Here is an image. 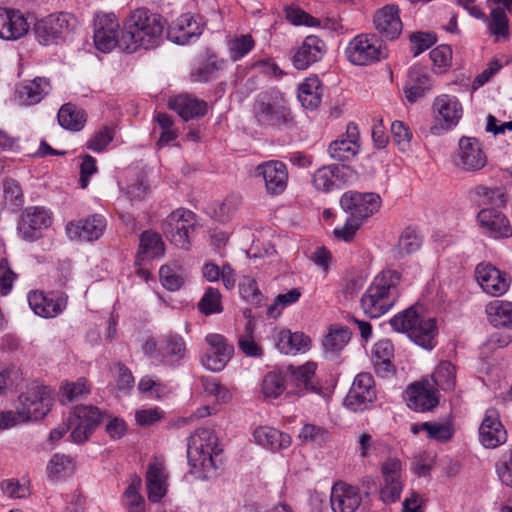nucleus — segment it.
Returning a JSON list of instances; mask_svg holds the SVG:
<instances>
[{"label": "nucleus", "instance_id": "f257e3e1", "mask_svg": "<svg viewBox=\"0 0 512 512\" xmlns=\"http://www.w3.org/2000/svg\"><path fill=\"white\" fill-rule=\"evenodd\" d=\"M163 30L164 24L160 15L147 9H137L125 21L120 37V48L132 53L139 48L156 47Z\"/></svg>", "mask_w": 512, "mask_h": 512}, {"label": "nucleus", "instance_id": "f03ea898", "mask_svg": "<svg viewBox=\"0 0 512 512\" xmlns=\"http://www.w3.org/2000/svg\"><path fill=\"white\" fill-rule=\"evenodd\" d=\"M222 448L217 435L209 428H198L188 438L187 458L190 473L200 480H208L216 475L219 455Z\"/></svg>", "mask_w": 512, "mask_h": 512}, {"label": "nucleus", "instance_id": "7ed1b4c3", "mask_svg": "<svg viewBox=\"0 0 512 512\" xmlns=\"http://www.w3.org/2000/svg\"><path fill=\"white\" fill-rule=\"evenodd\" d=\"M400 273L386 270L375 277L374 281L361 298V306L370 318H378L395 304L399 290Z\"/></svg>", "mask_w": 512, "mask_h": 512}, {"label": "nucleus", "instance_id": "20e7f679", "mask_svg": "<svg viewBox=\"0 0 512 512\" xmlns=\"http://www.w3.org/2000/svg\"><path fill=\"white\" fill-rule=\"evenodd\" d=\"M397 332L406 333L418 346L431 350L436 346L438 328L435 318L427 317L419 307L411 306L390 319Z\"/></svg>", "mask_w": 512, "mask_h": 512}, {"label": "nucleus", "instance_id": "39448f33", "mask_svg": "<svg viewBox=\"0 0 512 512\" xmlns=\"http://www.w3.org/2000/svg\"><path fill=\"white\" fill-rule=\"evenodd\" d=\"M254 117L262 127L280 128L287 126L291 120V111L287 101L278 89L261 92L253 106Z\"/></svg>", "mask_w": 512, "mask_h": 512}, {"label": "nucleus", "instance_id": "423d86ee", "mask_svg": "<svg viewBox=\"0 0 512 512\" xmlns=\"http://www.w3.org/2000/svg\"><path fill=\"white\" fill-rule=\"evenodd\" d=\"M196 224L195 214L187 209H176L171 212L162 223V231L166 238L176 247L188 249L190 234Z\"/></svg>", "mask_w": 512, "mask_h": 512}, {"label": "nucleus", "instance_id": "0eeeda50", "mask_svg": "<svg viewBox=\"0 0 512 512\" xmlns=\"http://www.w3.org/2000/svg\"><path fill=\"white\" fill-rule=\"evenodd\" d=\"M77 26V19L69 13L50 14L35 25V34L43 45L65 39Z\"/></svg>", "mask_w": 512, "mask_h": 512}, {"label": "nucleus", "instance_id": "6e6552de", "mask_svg": "<svg viewBox=\"0 0 512 512\" xmlns=\"http://www.w3.org/2000/svg\"><path fill=\"white\" fill-rule=\"evenodd\" d=\"M435 124L430 127L433 135H442L459 123L463 116V108L455 96L441 95L433 102Z\"/></svg>", "mask_w": 512, "mask_h": 512}, {"label": "nucleus", "instance_id": "1a4fd4ad", "mask_svg": "<svg viewBox=\"0 0 512 512\" xmlns=\"http://www.w3.org/2000/svg\"><path fill=\"white\" fill-rule=\"evenodd\" d=\"M345 54L354 65H369L386 57L376 36L369 34L354 37L346 47Z\"/></svg>", "mask_w": 512, "mask_h": 512}, {"label": "nucleus", "instance_id": "9d476101", "mask_svg": "<svg viewBox=\"0 0 512 512\" xmlns=\"http://www.w3.org/2000/svg\"><path fill=\"white\" fill-rule=\"evenodd\" d=\"M51 404L50 391L46 387L34 386L19 396L18 415L22 421L42 419Z\"/></svg>", "mask_w": 512, "mask_h": 512}, {"label": "nucleus", "instance_id": "9b49d317", "mask_svg": "<svg viewBox=\"0 0 512 512\" xmlns=\"http://www.w3.org/2000/svg\"><path fill=\"white\" fill-rule=\"evenodd\" d=\"M207 349L202 357V365L212 372L222 371L230 361L234 347L227 339L218 333H209L205 336Z\"/></svg>", "mask_w": 512, "mask_h": 512}, {"label": "nucleus", "instance_id": "f8f14e48", "mask_svg": "<svg viewBox=\"0 0 512 512\" xmlns=\"http://www.w3.org/2000/svg\"><path fill=\"white\" fill-rule=\"evenodd\" d=\"M103 413L95 406H79L69 419L68 429L73 442L81 444L89 439L96 426L101 422Z\"/></svg>", "mask_w": 512, "mask_h": 512}, {"label": "nucleus", "instance_id": "ddd939ff", "mask_svg": "<svg viewBox=\"0 0 512 512\" xmlns=\"http://www.w3.org/2000/svg\"><path fill=\"white\" fill-rule=\"evenodd\" d=\"M376 400L373 376L370 373H359L344 399V405L354 412L368 409Z\"/></svg>", "mask_w": 512, "mask_h": 512}, {"label": "nucleus", "instance_id": "4468645a", "mask_svg": "<svg viewBox=\"0 0 512 512\" xmlns=\"http://www.w3.org/2000/svg\"><path fill=\"white\" fill-rule=\"evenodd\" d=\"M94 26V43L99 51L107 53L117 45L120 47V38H118L120 25L114 14H98Z\"/></svg>", "mask_w": 512, "mask_h": 512}, {"label": "nucleus", "instance_id": "2eb2a0df", "mask_svg": "<svg viewBox=\"0 0 512 512\" xmlns=\"http://www.w3.org/2000/svg\"><path fill=\"white\" fill-rule=\"evenodd\" d=\"M341 206L350 211L352 217L363 220L379 210L381 198L373 192H348L342 196Z\"/></svg>", "mask_w": 512, "mask_h": 512}, {"label": "nucleus", "instance_id": "dca6fc26", "mask_svg": "<svg viewBox=\"0 0 512 512\" xmlns=\"http://www.w3.org/2000/svg\"><path fill=\"white\" fill-rule=\"evenodd\" d=\"M455 164L466 171L481 170L487 163V157L478 139L462 137L459 140Z\"/></svg>", "mask_w": 512, "mask_h": 512}, {"label": "nucleus", "instance_id": "f3484780", "mask_svg": "<svg viewBox=\"0 0 512 512\" xmlns=\"http://www.w3.org/2000/svg\"><path fill=\"white\" fill-rule=\"evenodd\" d=\"M475 278L483 291L492 296L504 294L510 285L508 275L491 263L478 264L475 268Z\"/></svg>", "mask_w": 512, "mask_h": 512}, {"label": "nucleus", "instance_id": "a211bd4d", "mask_svg": "<svg viewBox=\"0 0 512 512\" xmlns=\"http://www.w3.org/2000/svg\"><path fill=\"white\" fill-rule=\"evenodd\" d=\"M28 303L33 312L43 318H54L66 308L67 296L64 293L32 291L28 294Z\"/></svg>", "mask_w": 512, "mask_h": 512}, {"label": "nucleus", "instance_id": "6ab92c4d", "mask_svg": "<svg viewBox=\"0 0 512 512\" xmlns=\"http://www.w3.org/2000/svg\"><path fill=\"white\" fill-rule=\"evenodd\" d=\"M479 441L485 447L494 449L507 441V431L495 409H488L479 427Z\"/></svg>", "mask_w": 512, "mask_h": 512}, {"label": "nucleus", "instance_id": "aec40b11", "mask_svg": "<svg viewBox=\"0 0 512 512\" xmlns=\"http://www.w3.org/2000/svg\"><path fill=\"white\" fill-rule=\"evenodd\" d=\"M50 225V216L44 208L30 207L21 215L18 224L20 236L27 241H34L40 236V232Z\"/></svg>", "mask_w": 512, "mask_h": 512}, {"label": "nucleus", "instance_id": "412c9836", "mask_svg": "<svg viewBox=\"0 0 512 512\" xmlns=\"http://www.w3.org/2000/svg\"><path fill=\"white\" fill-rule=\"evenodd\" d=\"M257 176H261L268 193L281 194L287 186L288 172L281 161L270 160L257 166Z\"/></svg>", "mask_w": 512, "mask_h": 512}, {"label": "nucleus", "instance_id": "4be33fe9", "mask_svg": "<svg viewBox=\"0 0 512 512\" xmlns=\"http://www.w3.org/2000/svg\"><path fill=\"white\" fill-rule=\"evenodd\" d=\"M325 53V42L316 35H308L294 53L293 65L298 70H305L320 61Z\"/></svg>", "mask_w": 512, "mask_h": 512}, {"label": "nucleus", "instance_id": "5701e85b", "mask_svg": "<svg viewBox=\"0 0 512 512\" xmlns=\"http://www.w3.org/2000/svg\"><path fill=\"white\" fill-rule=\"evenodd\" d=\"M202 31L203 27L196 17L190 13H185L168 27L167 37L176 44L185 45L192 39L198 38Z\"/></svg>", "mask_w": 512, "mask_h": 512}, {"label": "nucleus", "instance_id": "b1692460", "mask_svg": "<svg viewBox=\"0 0 512 512\" xmlns=\"http://www.w3.org/2000/svg\"><path fill=\"white\" fill-rule=\"evenodd\" d=\"M477 219L482 230L492 238H507L512 235V227L507 217L497 209L482 208Z\"/></svg>", "mask_w": 512, "mask_h": 512}, {"label": "nucleus", "instance_id": "393cba45", "mask_svg": "<svg viewBox=\"0 0 512 512\" xmlns=\"http://www.w3.org/2000/svg\"><path fill=\"white\" fill-rule=\"evenodd\" d=\"M405 394L407 405L416 411H429L438 404L434 386L427 380L412 383Z\"/></svg>", "mask_w": 512, "mask_h": 512}, {"label": "nucleus", "instance_id": "a878e982", "mask_svg": "<svg viewBox=\"0 0 512 512\" xmlns=\"http://www.w3.org/2000/svg\"><path fill=\"white\" fill-rule=\"evenodd\" d=\"M375 29L382 38L394 40L401 34L403 25L396 5H386L376 11L373 18Z\"/></svg>", "mask_w": 512, "mask_h": 512}, {"label": "nucleus", "instance_id": "bb28decb", "mask_svg": "<svg viewBox=\"0 0 512 512\" xmlns=\"http://www.w3.org/2000/svg\"><path fill=\"white\" fill-rule=\"evenodd\" d=\"M105 228V218L95 214L79 222H69L66 226V234L71 240L93 241L103 234Z\"/></svg>", "mask_w": 512, "mask_h": 512}, {"label": "nucleus", "instance_id": "cd10ccee", "mask_svg": "<svg viewBox=\"0 0 512 512\" xmlns=\"http://www.w3.org/2000/svg\"><path fill=\"white\" fill-rule=\"evenodd\" d=\"M187 346L184 338L178 334L165 336L156 354V359L164 365L176 367L187 355Z\"/></svg>", "mask_w": 512, "mask_h": 512}, {"label": "nucleus", "instance_id": "c85d7f7f", "mask_svg": "<svg viewBox=\"0 0 512 512\" xmlns=\"http://www.w3.org/2000/svg\"><path fill=\"white\" fill-rule=\"evenodd\" d=\"M29 30V24L24 15L14 9L0 8V37L5 40H16Z\"/></svg>", "mask_w": 512, "mask_h": 512}, {"label": "nucleus", "instance_id": "c756f323", "mask_svg": "<svg viewBox=\"0 0 512 512\" xmlns=\"http://www.w3.org/2000/svg\"><path fill=\"white\" fill-rule=\"evenodd\" d=\"M312 183L316 190L325 193L341 189L346 183L345 167L336 164L322 166L313 173Z\"/></svg>", "mask_w": 512, "mask_h": 512}, {"label": "nucleus", "instance_id": "7c9ffc66", "mask_svg": "<svg viewBox=\"0 0 512 512\" xmlns=\"http://www.w3.org/2000/svg\"><path fill=\"white\" fill-rule=\"evenodd\" d=\"M316 365L308 362L302 366L294 367L292 365L287 367L285 371L287 375L288 386L292 385L294 388L289 393L301 394L304 392H314L317 387L314 383Z\"/></svg>", "mask_w": 512, "mask_h": 512}, {"label": "nucleus", "instance_id": "2f4dec72", "mask_svg": "<svg viewBox=\"0 0 512 512\" xmlns=\"http://www.w3.org/2000/svg\"><path fill=\"white\" fill-rule=\"evenodd\" d=\"M330 502L333 512H355L361 503L357 489L342 482L331 489Z\"/></svg>", "mask_w": 512, "mask_h": 512}, {"label": "nucleus", "instance_id": "473e14b6", "mask_svg": "<svg viewBox=\"0 0 512 512\" xmlns=\"http://www.w3.org/2000/svg\"><path fill=\"white\" fill-rule=\"evenodd\" d=\"M51 90L50 80L46 77H36L23 82L16 91L20 105L31 106L38 104Z\"/></svg>", "mask_w": 512, "mask_h": 512}, {"label": "nucleus", "instance_id": "72a5a7b5", "mask_svg": "<svg viewBox=\"0 0 512 512\" xmlns=\"http://www.w3.org/2000/svg\"><path fill=\"white\" fill-rule=\"evenodd\" d=\"M358 131L354 125H348L347 136H341L330 143L328 153L336 161H349L353 159L359 151L357 142Z\"/></svg>", "mask_w": 512, "mask_h": 512}, {"label": "nucleus", "instance_id": "f704fd0d", "mask_svg": "<svg viewBox=\"0 0 512 512\" xmlns=\"http://www.w3.org/2000/svg\"><path fill=\"white\" fill-rule=\"evenodd\" d=\"M394 358V345L388 339L379 340L372 350V360L375 372L382 378L394 375L396 369L392 362Z\"/></svg>", "mask_w": 512, "mask_h": 512}, {"label": "nucleus", "instance_id": "c9c22d12", "mask_svg": "<svg viewBox=\"0 0 512 512\" xmlns=\"http://www.w3.org/2000/svg\"><path fill=\"white\" fill-rule=\"evenodd\" d=\"M169 105L185 121L204 117L208 111L205 101L188 94L176 96Z\"/></svg>", "mask_w": 512, "mask_h": 512}, {"label": "nucleus", "instance_id": "e433bc0d", "mask_svg": "<svg viewBox=\"0 0 512 512\" xmlns=\"http://www.w3.org/2000/svg\"><path fill=\"white\" fill-rule=\"evenodd\" d=\"M430 89V79L427 69L415 65L409 69L404 91L409 102L413 103L424 96Z\"/></svg>", "mask_w": 512, "mask_h": 512}, {"label": "nucleus", "instance_id": "4c0bfd02", "mask_svg": "<svg viewBox=\"0 0 512 512\" xmlns=\"http://www.w3.org/2000/svg\"><path fill=\"white\" fill-rule=\"evenodd\" d=\"M253 437L257 444L271 451L286 449L291 444V437L288 434L270 426L256 428Z\"/></svg>", "mask_w": 512, "mask_h": 512}, {"label": "nucleus", "instance_id": "58836bf2", "mask_svg": "<svg viewBox=\"0 0 512 512\" xmlns=\"http://www.w3.org/2000/svg\"><path fill=\"white\" fill-rule=\"evenodd\" d=\"M310 343V338L304 333L295 332L282 329L275 335V345L277 349L283 354H297L298 352H305Z\"/></svg>", "mask_w": 512, "mask_h": 512}, {"label": "nucleus", "instance_id": "ea45409f", "mask_svg": "<svg viewBox=\"0 0 512 512\" xmlns=\"http://www.w3.org/2000/svg\"><path fill=\"white\" fill-rule=\"evenodd\" d=\"M164 253L165 245L159 233L151 230L142 232L137 252V258L139 261L162 257Z\"/></svg>", "mask_w": 512, "mask_h": 512}, {"label": "nucleus", "instance_id": "a19ab883", "mask_svg": "<svg viewBox=\"0 0 512 512\" xmlns=\"http://www.w3.org/2000/svg\"><path fill=\"white\" fill-rule=\"evenodd\" d=\"M165 469L158 464H150L146 473L148 498L151 502H159L166 494Z\"/></svg>", "mask_w": 512, "mask_h": 512}, {"label": "nucleus", "instance_id": "79ce46f5", "mask_svg": "<svg viewBox=\"0 0 512 512\" xmlns=\"http://www.w3.org/2000/svg\"><path fill=\"white\" fill-rule=\"evenodd\" d=\"M322 87L317 76L308 77L298 88V99L308 110L316 109L321 103Z\"/></svg>", "mask_w": 512, "mask_h": 512}, {"label": "nucleus", "instance_id": "37998d69", "mask_svg": "<svg viewBox=\"0 0 512 512\" xmlns=\"http://www.w3.org/2000/svg\"><path fill=\"white\" fill-rule=\"evenodd\" d=\"M488 321L495 327L512 328V303L493 300L486 305Z\"/></svg>", "mask_w": 512, "mask_h": 512}, {"label": "nucleus", "instance_id": "c03bdc74", "mask_svg": "<svg viewBox=\"0 0 512 512\" xmlns=\"http://www.w3.org/2000/svg\"><path fill=\"white\" fill-rule=\"evenodd\" d=\"M59 124L71 131H80L86 122V113L76 106L64 104L57 115Z\"/></svg>", "mask_w": 512, "mask_h": 512}, {"label": "nucleus", "instance_id": "a18cd8bd", "mask_svg": "<svg viewBox=\"0 0 512 512\" xmlns=\"http://www.w3.org/2000/svg\"><path fill=\"white\" fill-rule=\"evenodd\" d=\"M287 388V375L285 371L282 370L268 372L262 380L261 390L265 398L275 399Z\"/></svg>", "mask_w": 512, "mask_h": 512}, {"label": "nucleus", "instance_id": "49530a36", "mask_svg": "<svg viewBox=\"0 0 512 512\" xmlns=\"http://www.w3.org/2000/svg\"><path fill=\"white\" fill-rule=\"evenodd\" d=\"M475 197L479 206L482 208L497 209L505 205L507 198L506 193L501 187L479 186L475 189Z\"/></svg>", "mask_w": 512, "mask_h": 512}, {"label": "nucleus", "instance_id": "de8ad7c7", "mask_svg": "<svg viewBox=\"0 0 512 512\" xmlns=\"http://www.w3.org/2000/svg\"><path fill=\"white\" fill-rule=\"evenodd\" d=\"M74 469L75 463L71 456L56 453L49 460L46 470L51 480H59L71 475Z\"/></svg>", "mask_w": 512, "mask_h": 512}, {"label": "nucleus", "instance_id": "09e8293b", "mask_svg": "<svg viewBox=\"0 0 512 512\" xmlns=\"http://www.w3.org/2000/svg\"><path fill=\"white\" fill-rule=\"evenodd\" d=\"M421 238L410 228L405 229L398 240V244L392 249L394 257L401 258L416 252L421 246Z\"/></svg>", "mask_w": 512, "mask_h": 512}, {"label": "nucleus", "instance_id": "8fccbe9b", "mask_svg": "<svg viewBox=\"0 0 512 512\" xmlns=\"http://www.w3.org/2000/svg\"><path fill=\"white\" fill-rule=\"evenodd\" d=\"M61 403L67 404L72 401L80 400L90 393V387L87 380L83 377L78 378L75 382H65L61 385Z\"/></svg>", "mask_w": 512, "mask_h": 512}, {"label": "nucleus", "instance_id": "3c124183", "mask_svg": "<svg viewBox=\"0 0 512 512\" xmlns=\"http://www.w3.org/2000/svg\"><path fill=\"white\" fill-rule=\"evenodd\" d=\"M433 382L442 390H453L456 383V369L449 361H442L436 367L433 376Z\"/></svg>", "mask_w": 512, "mask_h": 512}, {"label": "nucleus", "instance_id": "603ef678", "mask_svg": "<svg viewBox=\"0 0 512 512\" xmlns=\"http://www.w3.org/2000/svg\"><path fill=\"white\" fill-rule=\"evenodd\" d=\"M350 337L351 334L347 328L335 326L330 328L328 334L324 337L323 346L326 351L336 353L348 344Z\"/></svg>", "mask_w": 512, "mask_h": 512}, {"label": "nucleus", "instance_id": "864d4df0", "mask_svg": "<svg viewBox=\"0 0 512 512\" xmlns=\"http://www.w3.org/2000/svg\"><path fill=\"white\" fill-rule=\"evenodd\" d=\"M197 307L198 310L206 316L221 313L223 311V306L219 290L213 287H208L198 302Z\"/></svg>", "mask_w": 512, "mask_h": 512}, {"label": "nucleus", "instance_id": "5fc2aeb1", "mask_svg": "<svg viewBox=\"0 0 512 512\" xmlns=\"http://www.w3.org/2000/svg\"><path fill=\"white\" fill-rule=\"evenodd\" d=\"M141 479L136 477L127 487L123 501L128 512H143L145 508L144 498L140 495Z\"/></svg>", "mask_w": 512, "mask_h": 512}, {"label": "nucleus", "instance_id": "6e6d98bb", "mask_svg": "<svg viewBox=\"0 0 512 512\" xmlns=\"http://www.w3.org/2000/svg\"><path fill=\"white\" fill-rule=\"evenodd\" d=\"M159 276L163 287L170 291L179 290L185 282L181 269L177 266L163 265Z\"/></svg>", "mask_w": 512, "mask_h": 512}, {"label": "nucleus", "instance_id": "4d7b16f0", "mask_svg": "<svg viewBox=\"0 0 512 512\" xmlns=\"http://www.w3.org/2000/svg\"><path fill=\"white\" fill-rule=\"evenodd\" d=\"M255 46L251 35H239L228 41L230 57L233 61L240 60L247 55Z\"/></svg>", "mask_w": 512, "mask_h": 512}, {"label": "nucleus", "instance_id": "13d9d810", "mask_svg": "<svg viewBox=\"0 0 512 512\" xmlns=\"http://www.w3.org/2000/svg\"><path fill=\"white\" fill-rule=\"evenodd\" d=\"M491 20L488 28L492 35L499 38H506L509 34L508 18L503 7H496L490 13Z\"/></svg>", "mask_w": 512, "mask_h": 512}, {"label": "nucleus", "instance_id": "bf43d9fd", "mask_svg": "<svg viewBox=\"0 0 512 512\" xmlns=\"http://www.w3.org/2000/svg\"><path fill=\"white\" fill-rule=\"evenodd\" d=\"M301 295L302 293L299 288H292L285 293L278 294L274 299V303L268 306L267 315L276 318L280 315L278 308L283 309L296 303L300 299Z\"/></svg>", "mask_w": 512, "mask_h": 512}, {"label": "nucleus", "instance_id": "052dcab7", "mask_svg": "<svg viewBox=\"0 0 512 512\" xmlns=\"http://www.w3.org/2000/svg\"><path fill=\"white\" fill-rule=\"evenodd\" d=\"M330 433L327 429L314 424H305L300 433L299 438L303 442H310L317 445H323L330 440Z\"/></svg>", "mask_w": 512, "mask_h": 512}, {"label": "nucleus", "instance_id": "680f3d73", "mask_svg": "<svg viewBox=\"0 0 512 512\" xmlns=\"http://www.w3.org/2000/svg\"><path fill=\"white\" fill-rule=\"evenodd\" d=\"M156 122L161 129L158 144L160 146L166 145L176 139L177 131L174 129L172 118L166 113H158L156 115Z\"/></svg>", "mask_w": 512, "mask_h": 512}, {"label": "nucleus", "instance_id": "e2e57ef3", "mask_svg": "<svg viewBox=\"0 0 512 512\" xmlns=\"http://www.w3.org/2000/svg\"><path fill=\"white\" fill-rule=\"evenodd\" d=\"M391 134L393 142L397 145L399 150H408L412 139V132L407 125L402 121H394L391 124Z\"/></svg>", "mask_w": 512, "mask_h": 512}, {"label": "nucleus", "instance_id": "0e129e2a", "mask_svg": "<svg viewBox=\"0 0 512 512\" xmlns=\"http://www.w3.org/2000/svg\"><path fill=\"white\" fill-rule=\"evenodd\" d=\"M402 464L398 459L390 458L381 467L384 484L403 483L401 479Z\"/></svg>", "mask_w": 512, "mask_h": 512}, {"label": "nucleus", "instance_id": "69168bd1", "mask_svg": "<svg viewBox=\"0 0 512 512\" xmlns=\"http://www.w3.org/2000/svg\"><path fill=\"white\" fill-rule=\"evenodd\" d=\"M496 472L500 481L512 488V449L505 451L496 463Z\"/></svg>", "mask_w": 512, "mask_h": 512}, {"label": "nucleus", "instance_id": "338daca9", "mask_svg": "<svg viewBox=\"0 0 512 512\" xmlns=\"http://www.w3.org/2000/svg\"><path fill=\"white\" fill-rule=\"evenodd\" d=\"M4 197L11 206L20 207L24 203L22 189L14 179H6L3 182Z\"/></svg>", "mask_w": 512, "mask_h": 512}, {"label": "nucleus", "instance_id": "774afa93", "mask_svg": "<svg viewBox=\"0 0 512 512\" xmlns=\"http://www.w3.org/2000/svg\"><path fill=\"white\" fill-rule=\"evenodd\" d=\"M240 293L243 298L255 305H260L262 301V294L260 293L257 283L252 278H244L240 285Z\"/></svg>", "mask_w": 512, "mask_h": 512}]
</instances>
